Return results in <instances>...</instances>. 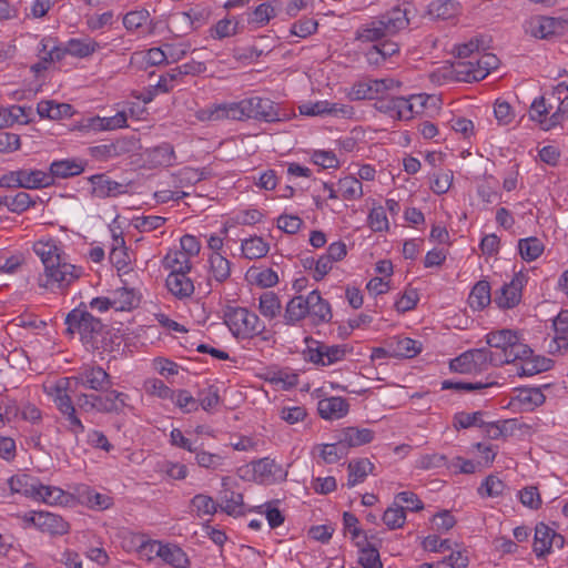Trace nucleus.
<instances>
[{
  "label": "nucleus",
  "mask_w": 568,
  "mask_h": 568,
  "mask_svg": "<svg viewBox=\"0 0 568 568\" xmlns=\"http://www.w3.org/2000/svg\"><path fill=\"white\" fill-rule=\"evenodd\" d=\"M34 253L40 257L44 266L43 287L57 284L59 287L69 286L79 278L81 270L65 261L64 252L54 241H38L33 244Z\"/></svg>",
  "instance_id": "obj_1"
},
{
  "label": "nucleus",
  "mask_w": 568,
  "mask_h": 568,
  "mask_svg": "<svg viewBox=\"0 0 568 568\" xmlns=\"http://www.w3.org/2000/svg\"><path fill=\"white\" fill-rule=\"evenodd\" d=\"M535 124L549 131L562 123L568 112V85L558 84L535 100Z\"/></svg>",
  "instance_id": "obj_2"
},
{
  "label": "nucleus",
  "mask_w": 568,
  "mask_h": 568,
  "mask_svg": "<svg viewBox=\"0 0 568 568\" xmlns=\"http://www.w3.org/2000/svg\"><path fill=\"white\" fill-rule=\"evenodd\" d=\"M409 19L406 10L395 7L392 10L362 24L355 32V39L361 42H376L395 36L408 27Z\"/></svg>",
  "instance_id": "obj_3"
},
{
  "label": "nucleus",
  "mask_w": 568,
  "mask_h": 568,
  "mask_svg": "<svg viewBox=\"0 0 568 568\" xmlns=\"http://www.w3.org/2000/svg\"><path fill=\"white\" fill-rule=\"evenodd\" d=\"M231 119L243 120L254 119L267 123L280 122L286 119V113L282 112L278 104L267 98L252 97L243 99L240 102H232Z\"/></svg>",
  "instance_id": "obj_4"
},
{
  "label": "nucleus",
  "mask_w": 568,
  "mask_h": 568,
  "mask_svg": "<svg viewBox=\"0 0 568 568\" xmlns=\"http://www.w3.org/2000/svg\"><path fill=\"white\" fill-rule=\"evenodd\" d=\"M64 324L67 326L65 334L72 336L78 333L85 348L90 345L95 335L99 332H102V328L104 327L101 320L94 317L87 310V306L83 303L67 314Z\"/></svg>",
  "instance_id": "obj_5"
},
{
  "label": "nucleus",
  "mask_w": 568,
  "mask_h": 568,
  "mask_svg": "<svg viewBox=\"0 0 568 568\" xmlns=\"http://www.w3.org/2000/svg\"><path fill=\"white\" fill-rule=\"evenodd\" d=\"M503 356L490 353L487 347L474 348L464 352L450 362V368L460 374H474L486 371L489 366H501Z\"/></svg>",
  "instance_id": "obj_6"
},
{
  "label": "nucleus",
  "mask_w": 568,
  "mask_h": 568,
  "mask_svg": "<svg viewBox=\"0 0 568 568\" xmlns=\"http://www.w3.org/2000/svg\"><path fill=\"white\" fill-rule=\"evenodd\" d=\"M223 317L232 334L237 338H250L265 329L258 316L246 307L227 306Z\"/></svg>",
  "instance_id": "obj_7"
},
{
  "label": "nucleus",
  "mask_w": 568,
  "mask_h": 568,
  "mask_svg": "<svg viewBox=\"0 0 568 568\" xmlns=\"http://www.w3.org/2000/svg\"><path fill=\"white\" fill-rule=\"evenodd\" d=\"M528 280V272L519 270L509 283H505L496 291L493 302L503 310L515 307L521 300V291Z\"/></svg>",
  "instance_id": "obj_8"
},
{
  "label": "nucleus",
  "mask_w": 568,
  "mask_h": 568,
  "mask_svg": "<svg viewBox=\"0 0 568 568\" xmlns=\"http://www.w3.org/2000/svg\"><path fill=\"white\" fill-rule=\"evenodd\" d=\"M312 341L315 347L308 345L304 351V358L315 365L328 366L344 359L347 353L346 345H327L321 342L306 338V342Z\"/></svg>",
  "instance_id": "obj_9"
},
{
  "label": "nucleus",
  "mask_w": 568,
  "mask_h": 568,
  "mask_svg": "<svg viewBox=\"0 0 568 568\" xmlns=\"http://www.w3.org/2000/svg\"><path fill=\"white\" fill-rule=\"evenodd\" d=\"M496 354L506 358L503 361V365L513 364L518 376H532V361L530 359L532 349L528 345L519 343L518 336L508 351H498Z\"/></svg>",
  "instance_id": "obj_10"
},
{
  "label": "nucleus",
  "mask_w": 568,
  "mask_h": 568,
  "mask_svg": "<svg viewBox=\"0 0 568 568\" xmlns=\"http://www.w3.org/2000/svg\"><path fill=\"white\" fill-rule=\"evenodd\" d=\"M77 386L95 392H104L112 386L110 375L100 366L85 365L77 375L69 377Z\"/></svg>",
  "instance_id": "obj_11"
},
{
  "label": "nucleus",
  "mask_w": 568,
  "mask_h": 568,
  "mask_svg": "<svg viewBox=\"0 0 568 568\" xmlns=\"http://www.w3.org/2000/svg\"><path fill=\"white\" fill-rule=\"evenodd\" d=\"M140 552H155L163 561L175 568H186L189 565L186 554L176 545H162L159 541L144 542L140 546Z\"/></svg>",
  "instance_id": "obj_12"
},
{
  "label": "nucleus",
  "mask_w": 568,
  "mask_h": 568,
  "mask_svg": "<svg viewBox=\"0 0 568 568\" xmlns=\"http://www.w3.org/2000/svg\"><path fill=\"white\" fill-rule=\"evenodd\" d=\"M300 113L303 115H331L336 118L348 119L353 115L354 111L351 105L342 103H332L328 101H317L314 103H306L300 106Z\"/></svg>",
  "instance_id": "obj_13"
},
{
  "label": "nucleus",
  "mask_w": 568,
  "mask_h": 568,
  "mask_svg": "<svg viewBox=\"0 0 568 568\" xmlns=\"http://www.w3.org/2000/svg\"><path fill=\"white\" fill-rule=\"evenodd\" d=\"M561 548L564 537L545 524L535 526V555L542 557L551 551L552 546Z\"/></svg>",
  "instance_id": "obj_14"
},
{
  "label": "nucleus",
  "mask_w": 568,
  "mask_h": 568,
  "mask_svg": "<svg viewBox=\"0 0 568 568\" xmlns=\"http://www.w3.org/2000/svg\"><path fill=\"white\" fill-rule=\"evenodd\" d=\"M30 521L42 532L50 535H64L69 531V524L61 516L52 513H34Z\"/></svg>",
  "instance_id": "obj_15"
},
{
  "label": "nucleus",
  "mask_w": 568,
  "mask_h": 568,
  "mask_svg": "<svg viewBox=\"0 0 568 568\" xmlns=\"http://www.w3.org/2000/svg\"><path fill=\"white\" fill-rule=\"evenodd\" d=\"M92 195L99 199L114 197L126 193V185L111 180L105 174H94L89 178Z\"/></svg>",
  "instance_id": "obj_16"
},
{
  "label": "nucleus",
  "mask_w": 568,
  "mask_h": 568,
  "mask_svg": "<svg viewBox=\"0 0 568 568\" xmlns=\"http://www.w3.org/2000/svg\"><path fill=\"white\" fill-rule=\"evenodd\" d=\"M230 481V477L222 478L223 489L220 491L221 504L219 505L222 511L226 513L227 515L241 516L244 514L243 495L241 493L231 490L229 487Z\"/></svg>",
  "instance_id": "obj_17"
},
{
  "label": "nucleus",
  "mask_w": 568,
  "mask_h": 568,
  "mask_svg": "<svg viewBox=\"0 0 568 568\" xmlns=\"http://www.w3.org/2000/svg\"><path fill=\"white\" fill-rule=\"evenodd\" d=\"M317 410L323 419L336 420L348 414L349 404L346 398L339 396L326 397L318 400Z\"/></svg>",
  "instance_id": "obj_18"
},
{
  "label": "nucleus",
  "mask_w": 568,
  "mask_h": 568,
  "mask_svg": "<svg viewBox=\"0 0 568 568\" xmlns=\"http://www.w3.org/2000/svg\"><path fill=\"white\" fill-rule=\"evenodd\" d=\"M98 394V412L104 414H121L128 406V395L115 389L108 388Z\"/></svg>",
  "instance_id": "obj_19"
},
{
  "label": "nucleus",
  "mask_w": 568,
  "mask_h": 568,
  "mask_svg": "<svg viewBox=\"0 0 568 568\" xmlns=\"http://www.w3.org/2000/svg\"><path fill=\"white\" fill-rule=\"evenodd\" d=\"M307 307L313 324L318 325L332 320L331 305L318 291L314 290L307 295Z\"/></svg>",
  "instance_id": "obj_20"
},
{
  "label": "nucleus",
  "mask_w": 568,
  "mask_h": 568,
  "mask_svg": "<svg viewBox=\"0 0 568 568\" xmlns=\"http://www.w3.org/2000/svg\"><path fill=\"white\" fill-rule=\"evenodd\" d=\"M145 156L148 163L152 168L171 166L175 162V152L173 145L168 142L148 149L145 151Z\"/></svg>",
  "instance_id": "obj_21"
},
{
  "label": "nucleus",
  "mask_w": 568,
  "mask_h": 568,
  "mask_svg": "<svg viewBox=\"0 0 568 568\" xmlns=\"http://www.w3.org/2000/svg\"><path fill=\"white\" fill-rule=\"evenodd\" d=\"M37 112L42 119L60 120L72 116L74 110L69 103H58L53 100H42L37 105Z\"/></svg>",
  "instance_id": "obj_22"
},
{
  "label": "nucleus",
  "mask_w": 568,
  "mask_h": 568,
  "mask_svg": "<svg viewBox=\"0 0 568 568\" xmlns=\"http://www.w3.org/2000/svg\"><path fill=\"white\" fill-rule=\"evenodd\" d=\"M187 274L189 273H170L166 277L168 290L180 300L187 298L194 293L193 281Z\"/></svg>",
  "instance_id": "obj_23"
},
{
  "label": "nucleus",
  "mask_w": 568,
  "mask_h": 568,
  "mask_svg": "<svg viewBox=\"0 0 568 568\" xmlns=\"http://www.w3.org/2000/svg\"><path fill=\"white\" fill-rule=\"evenodd\" d=\"M9 488L12 494H21L28 498L33 499L39 495L37 487H39V479L28 474H18L9 478Z\"/></svg>",
  "instance_id": "obj_24"
},
{
  "label": "nucleus",
  "mask_w": 568,
  "mask_h": 568,
  "mask_svg": "<svg viewBox=\"0 0 568 568\" xmlns=\"http://www.w3.org/2000/svg\"><path fill=\"white\" fill-rule=\"evenodd\" d=\"M374 435V432L369 428L346 427L341 430L338 436L349 450L371 443Z\"/></svg>",
  "instance_id": "obj_25"
},
{
  "label": "nucleus",
  "mask_w": 568,
  "mask_h": 568,
  "mask_svg": "<svg viewBox=\"0 0 568 568\" xmlns=\"http://www.w3.org/2000/svg\"><path fill=\"white\" fill-rule=\"evenodd\" d=\"M84 171V165L82 161H78L75 159H64L59 161H53L50 164V171L48 173L52 174V184L54 183V179H68L71 176H75L81 174Z\"/></svg>",
  "instance_id": "obj_26"
},
{
  "label": "nucleus",
  "mask_w": 568,
  "mask_h": 568,
  "mask_svg": "<svg viewBox=\"0 0 568 568\" xmlns=\"http://www.w3.org/2000/svg\"><path fill=\"white\" fill-rule=\"evenodd\" d=\"M460 3L455 0H434L428 6V14L438 20H452L459 16Z\"/></svg>",
  "instance_id": "obj_27"
},
{
  "label": "nucleus",
  "mask_w": 568,
  "mask_h": 568,
  "mask_svg": "<svg viewBox=\"0 0 568 568\" xmlns=\"http://www.w3.org/2000/svg\"><path fill=\"white\" fill-rule=\"evenodd\" d=\"M121 344L120 337L113 334L105 325L102 328V332H99L95 337L92 339L87 349H91L93 352H98L100 354L111 353L115 347H119Z\"/></svg>",
  "instance_id": "obj_28"
},
{
  "label": "nucleus",
  "mask_w": 568,
  "mask_h": 568,
  "mask_svg": "<svg viewBox=\"0 0 568 568\" xmlns=\"http://www.w3.org/2000/svg\"><path fill=\"white\" fill-rule=\"evenodd\" d=\"M70 383L71 379L62 378L55 383L49 393L52 396L57 408L62 415L75 409L71 397L67 393Z\"/></svg>",
  "instance_id": "obj_29"
},
{
  "label": "nucleus",
  "mask_w": 568,
  "mask_h": 568,
  "mask_svg": "<svg viewBox=\"0 0 568 568\" xmlns=\"http://www.w3.org/2000/svg\"><path fill=\"white\" fill-rule=\"evenodd\" d=\"M308 315L307 296H294L285 307L284 321L287 325H295Z\"/></svg>",
  "instance_id": "obj_30"
},
{
  "label": "nucleus",
  "mask_w": 568,
  "mask_h": 568,
  "mask_svg": "<svg viewBox=\"0 0 568 568\" xmlns=\"http://www.w3.org/2000/svg\"><path fill=\"white\" fill-rule=\"evenodd\" d=\"M426 99L423 94H412L408 98L397 97L396 119H412L415 113H419V110H415V101H418L419 109H424Z\"/></svg>",
  "instance_id": "obj_31"
},
{
  "label": "nucleus",
  "mask_w": 568,
  "mask_h": 568,
  "mask_svg": "<svg viewBox=\"0 0 568 568\" xmlns=\"http://www.w3.org/2000/svg\"><path fill=\"white\" fill-rule=\"evenodd\" d=\"M22 189H42L52 185V174L42 170L21 169Z\"/></svg>",
  "instance_id": "obj_32"
},
{
  "label": "nucleus",
  "mask_w": 568,
  "mask_h": 568,
  "mask_svg": "<svg viewBox=\"0 0 568 568\" xmlns=\"http://www.w3.org/2000/svg\"><path fill=\"white\" fill-rule=\"evenodd\" d=\"M374 465L367 458L354 459L348 463V479L347 486L354 487L355 485L363 483L368 474L374 470Z\"/></svg>",
  "instance_id": "obj_33"
},
{
  "label": "nucleus",
  "mask_w": 568,
  "mask_h": 568,
  "mask_svg": "<svg viewBox=\"0 0 568 568\" xmlns=\"http://www.w3.org/2000/svg\"><path fill=\"white\" fill-rule=\"evenodd\" d=\"M164 268L170 273H190L192 264L185 252L179 250H170L162 260Z\"/></svg>",
  "instance_id": "obj_34"
},
{
  "label": "nucleus",
  "mask_w": 568,
  "mask_h": 568,
  "mask_svg": "<svg viewBox=\"0 0 568 568\" xmlns=\"http://www.w3.org/2000/svg\"><path fill=\"white\" fill-rule=\"evenodd\" d=\"M517 334L511 329H500L497 332H490L486 335V343L490 353H497L498 351H508L511 343L516 342Z\"/></svg>",
  "instance_id": "obj_35"
},
{
  "label": "nucleus",
  "mask_w": 568,
  "mask_h": 568,
  "mask_svg": "<svg viewBox=\"0 0 568 568\" xmlns=\"http://www.w3.org/2000/svg\"><path fill=\"white\" fill-rule=\"evenodd\" d=\"M356 546L359 548L358 562L363 568H383L377 548L368 542L366 537L362 541H356Z\"/></svg>",
  "instance_id": "obj_36"
},
{
  "label": "nucleus",
  "mask_w": 568,
  "mask_h": 568,
  "mask_svg": "<svg viewBox=\"0 0 568 568\" xmlns=\"http://www.w3.org/2000/svg\"><path fill=\"white\" fill-rule=\"evenodd\" d=\"M109 260L118 271H123L128 267L130 258L125 241L122 235H113V243L109 254Z\"/></svg>",
  "instance_id": "obj_37"
},
{
  "label": "nucleus",
  "mask_w": 568,
  "mask_h": 568,
  "mask_svg": "<svg viewBox=\"0 0 568 568\" xmlns=\"http://www.w3.org/2000/svg\"><path fill=\"white\" fill-rule=\"evenodd\" d=\"M490 285L487 281L477 282L468 297V303L474 310H483L491 303Z\"/></svg>",
  "instance_id": "obj_38"
},
{
  "label": "nucleus",
  "mask_w": 568,
  "mask_h": 568,
  "mask_svg": "<svg viewBox=\"0 0 568 568\" xmlns=\"http://www.w3.org/2000/svg\"><path fill=\"white\" fill-rule=\"evenodd\" d=\"M566 22L567 21L561 18L539 17L535 37L538 36L541 39H549L554 36H558L562 33Z\"/></svg>",
  "instance_id": "obj_39"
},
{
  "label": "nucleus",
  "mask_w": 568,
  "mask_h": 568,
  "mask_svg": "<svg viewBox=\"0 0 568 568\" xmlns=\"http://www.w3.org/2000/svg\"><path fill=\"white\" fill-rule=\"evenodd\" d=\"M551 322L555 332L552 342L557 351L568 349V311H561Z\"/></svg>",
  "instance_id": "obj_40"
},
{
  "label": "nucleus",
  "mask_w": 568,
  "mask_h": 568,
  "mask_svg": "<svg viewBox=\"0 0 568 568\" xmlns=\"http://www.w3.org/2000/svg\"><path fill=\"white\" fill-rule=\"evenodd\" d=\"M210 272L217 283H223L231 275V263L219 252H213L210 256Z\"/></svg>",
  "instance_id": "obj_41"
},
{
  "label": "nucleus",
  "mask_w": 568,
  "mask_h": 568,
  "mask_svg": "<svg viewBox=\"0 0 568 568\" xmlns=\"http://www.w3.org/2000/svg\"><path fill=\"white\" fill-rule=\"evenodd\" d=\"M241 248L246 258L256 260L264 257L267 254L270 246L262 237L252 236L242 241Z\"/></svg>",
  "instance_id": "obj_42"
},
{
  "label": "nucleus",
  "mask_w": 568,
  "mask_h": 568,
  "mask_svg": "<svg viewBox=\"0 0 568 568\" xmlns=\"http://www.w3.org/2000/svg\"><path fill=\"white\" fill-rule=\"evenodd\" d=\"M318 448H320V457L326 464H334V463L338 462L339 459L346 457L349 453L339 436H338V439L336 443L322 444L318 446Z\"/></svg>",
  "instance_id": "obj_43"
},
{
  "label": "nucleus",
  "mask_w": 568,
  "mask_h": 568,
  "mask_svg": "<svg viewBox=\"0 0 568 568\" xmlns=\"http://www.w3.org/2000/svg\"><path fill=\"white\" fill-rule=\"evenodd\" d=\"M99 49H101L100 43L92 39H71L67 45L68 54L78 58L89 57Z\"/></svg>",
  "instance_id": "obj_44"
},
{
  "label": "nucleus",
  "mask_w": 568,
  "mask_h": 568,
  "mask_svg": "<svg viewBox=\"0 0 568 568\" xmlns=\"http://www.w3.org/2000/svg\"><path fill=\"white\" fill-rule=\"evenodd\" d=\"M233 108L232 103L216 104L210 108L196 111L195 116L199 121H219L223 119H231Z\"/></svg>",
  "instance_id": "obj_45"
},
{
  "label": "nucleus",
  "mask_w": 568,
  "mask_h": 568,
  "mask_svg": "<svg viewBox=\"0 0 568 568\" xmlns=\"http://www.w3.org/2000/svg\"><path fill=\"white\" fill-rule=\"evenodd\" d=\"M190 504L192 509L196 511V516L200 518L204 516H213L220 507L211 496L204 494L195 495L191 499Z\"/></svg>",
  "instance_id": "obj_46"
},
{
  "label": "nucleus",
  "mask_w": 568,
  "mask_h": 568,
  "mask_svg": "<svg viewBox=\"0 0 568 568\" xmlns=\"http://www.w3.org/2000/svg\"><path fill=\"white\" fill-rule=\"evenodd\" d=\"M37 490L39 495H37L33 498V500L43 501L49 505L63 504L67 498L64 490H62L61 488L55 486H45L42 485L40 481L39 487H37Z\"/></svg>",
  "instance_id": "obj_47"
},
{
  "label": "nucleus",
  "mask_w": 568,
  "mask_h": 568,
  "mask_svg": "<svg viewBox=\"0 0 568 568\" xmlns=\"http://www.w3.org/2000/svg\"><path fill=\"white\" fill-rule=\"evenodd\" d=\"M281 302L278 296L273 292H264L260 296V313L267 318H274L281 313Z\"/></svg>",
  "instance_id": "obj_48"
},
{
  "label": "nucleus",
  "mask_w": 568,
  "mask_h": 568,
  "mask_svg": "<svg viewBox=\"0 0 568 568\" xmlns=\"http://www.w3.org/2000/svg\"><path fill=\"white\" fill-rule=\"evenodd\" d=\"M348 95L352 100H374L381 94L377 87L374 85V79H368L355 83Z\"/></svg>",
  "instance_id": "obj_49"
},
{
  "label": "nucleus",
  "mask_w": 568,
  "mask_h": 568,
  "mask_svg": "<svg viewBox=\"0 0 568 568\" xmlns=\"http://www.w3.org/2000/svg\"><path fill=\"white\" fill-rule=\"evenodd\" d=\"M338 192L345 200H356L363 195L362 182L355 176H345L338 181Z\"/></svg>",
  "instance_id": "obj_50"
},
{
  "label": "nucleus",
  "mask_w": 568,
  "mask_h": 568,
  "mask_svg": "<svg viewBox=\"0 0 568 568\" xmlns=\"http://www.w3.org/2000/svg\"><path fill=\"white\" fill-rule=\"evenodd\" d=\"M420 352V343L409 337H400L396 341L393 354L395 356L412 358Z\"/></svg>",
  "instance_id": "obj_51"
},
{
  "label": "nucleus",
  "mask_w": 568,
  "mask_h": 568,
  "mask_svg": "<svg viewBox=\"0 0 568 568\" xmlns=\"http://www.w3.org/2000/svg\"><path fill=\"white\" fill-rule=\"evenodd\" d=\"M406 520L405 509L403 506L395 504L388 507L383 515V521L389 529L400 528Z\"/></svg>",
  "instance_id": "obj_52"
},
{
  "label": "nucleus",
  "mask_w": 568,
  "mask_h": 568,
  "mask_svg": "<svg viewBox=\"0 0 568 568\" xmlns=\"http://www.w3.org/2000/svg\"><path fill=\"white\" fill-rule=\"evenodd\" d=\"M485 41L483 38H474L468 42L456 47V55L458 59H467L478 57L481 50H485Z\"/></svg>",
  "instance_id": "obj_53"
},
{
  "label": "nucleus",
  "mask_w": 568,
  "mask_h": 568,
  "mask_svg": "<svg viewBox=\"0 0 568 568\" xmlns=\"http://www.w3.org/2000/svg\"><path fill=\"white\" fill-rule=\"evenodd\" d=\"M34 202L27 192H18L14 196H7V207L13 213H22L27 211Z\"/></svg>",
  "instance_id": "obj_54"
},
{
  "label": "nucleus",
  "mask_w": 568,
  "mask_h": 568,
  "mask_svg": "<svg viewBox=\"0 0 568 568\" xmlns=\"http://www.w3.org/2000/svg\"><path fill=\"white\" fill-rule=\"evenodd\" d=\"M248 274L261 287H272L278 283L277 273L272 268H264L261 271L257 268H251Z\"/></svg>",
  "instance_id": "obj_55"
},
{
  "label": "nucleus",
  "mask_w": 568,
  "mask_h": 568,
  "mask_svg": "<svg viewBox=\"0 0 568 568\" xmlns=\"http://www.w3.org/2000/svg\"><path fill=\"white\" fill-rule=\"evenodd\" d=\"M453 73L457 81L471 82L480 81L477 77V69H469L465 59H459L452 64Z\"/></svg>",
  "instance_id": "obj_56"
},
{
  "label": "nucleus",
  "mask_w": 568,
  "mask_h": 568,
  "mask_svg": "<svg viewBox=\"0 0 568 568\" xmlns=\"http://www.w3.org/2000/svg\"><path fill=\"white\" fill-rule=\"evenodd\" d=\"M483 412L475 413H458L454 417V426L456 428H469L474 426L484 427Z\"/></svg>",
  "instance_id": "obj_57"
},
{
  "label": "nucleus",
  "mask_w": 568,
  "mask_h": 568,
  "mask_svg": "<svg viewBox=\"0 0 568 568\" xmlns=\"http://www.w3.org/2000/svg\"><path fill=\"white\" fill-rule=\"evenodd\" d=\"M172 400L183 413H192L199 409L197 399L186 389L174 392V398Z\"/></svg>",
  "instance_id": "obj_58"
},
{
  "label": "nucleus",
  "mask_w": 568,
  "mask_h": 568,
  "mask_svg": "<svg viewBox=\"0 0 568 568\" xmlns=\"http://www.w3.org/2000/svg\"><path fill=\"white\" fill-rule=\"evenodd\" d=\"M237 22L231 19H222L211 28V37L213 39H224L237 33Z\"/></svg>",
  "instance_id": "obj_59"
},
{
  "label": "nucleus",
  "mask_w": 568,
  "mask_h": 568,
  "mask_svg": "<svg viewBox=\"0 0 568 568\" xmlns=\"http://www.w3.org/2000/svg\"><path fill=\"white\" fill-rule=\"evenodd\" d=\"M499 64V59L489 52L479 53L477 59V77L480 80L485 79L491 70H495Z\"/></svg>",
  "instance_id": "obj_60"
},
{
  "label": "nucleus",
  "mask_w": 568,
  "mask_h": 568,
  "mask_svg": "<svg viewBox=\"0 0 568 568\" xmlns=\"http://www.w3.org/2000/svg\"><path fill=\"white\" fill-rule=\"evenodd\" d=\"M166 219L159 215L138 216L132 221L133 226L140 232H151L161 227Z\"/></svg>",
  "instance_id": "obj_61"
},
{
  "label": "nucleus",
  "mask_w": 568,
  "mask_h": 568,
  "mask_svg": "<svg viewBox=\"0 0 568 568\" xmlns=\"http://www.w3.org/2000/svg\"><path fill=\"white\" fill-rule=\"evenodd\" d=\"M253 470L255 474H258L263 477H275L278 473H282L281 466L277 465L274 459L268 457L253 462Z\"/></svg>",
  "instance_id": "obj_62"
},
{
  "label": "nucleus",
  "mask_w": 568,
  "mask_h": 568,
  "mask_svg": "<svg viewBox=\"0 0 568 568\" xmlns=\"http://www.w3.org/2000/svg\"><path fill=\"white\" fill-rule=\"evenodd\" d=\"M197 402L206 412H210L212 408L216 407L220 403L217 387L210 385L207 388L200 390Z\"/></svg>",
  "instance_id": "obj_63"
},
{
  "label": "nucleus",
  "mask_w": 568,
  "mask_h": 568,
  "mask_svg": "<svg viewBox=\"0 0 568 568\" xmlns=\"http://www.w3.org/2000/svg\"><path fill=\"white\" fill-rule=\"evenodd\" d=\"M150 18V12L145 9L128 12L123 17V26L128 31H133L142 27Z\"/></svg>",
  "instance_id": "obj_64"
}]
</instances>
